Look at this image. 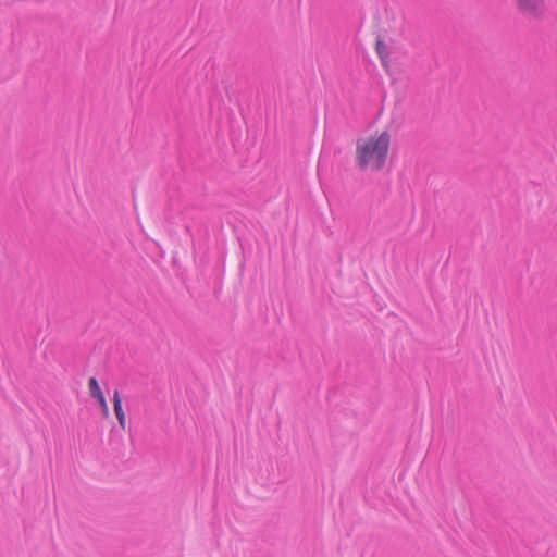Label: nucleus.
<instances>
[{"label":"nucleus","instance_id":"obj_1","mask_svg":"<svg viewBox=\"0 0 557 557\" xmlns=\"http://www.w3.org/2000/svg\"><path fill=\"white\" fill-rule=\"evenodd\" d=\"M392 134L376 131L356 140L355 161L361 171H381L388 159Z\"/></svg>","mask_w":557,"mask_h":557},{"label":"nucleus","instance_id":"obj_2","mask_svg":"<svg viewBox=\"0 0 557 557\" xmlns=\"http://www.w3.org/2000/svg\"><path fill=\"white\" fill-rule=\"evenodd\" d=\"M516 12L527 21L542 22L549 12L548 0H512Z\"/></svg>","mask_w":557,"mask_h":557},{"label":"nucleus","instance_id":"obj_3","mask_svg":"<svg viewBox=\"0 0 557 557\" xmlns=\"http://www.w3.org/2000/svg\"><path fill=\"white\" fill-rule=\"evenodd\" d=\"M113 408L122 430H126V416L122 407V398L119 391L113 394Z\"/></svg>","mask_w":557,"mask_h":557},{"label":"nucleus","instance_id":"obj_4","mask_svg":"<svg viewBox=\"0 0 557 557\" xmlns=\"http://www.w3.org/2000/svg\"><path fill=\"white\" fill-rule=\"evenodd\" d=\"M375 50L383 63L384 66L388 63L389 52H388V46L383 40H377Z\"/></svg>","mask_w":557,"mask_h":557},{"label":"nucleus","instance_id":"obj_5","mask_svg":"<svg viewBox=\"0 0 557 557\" xmlns=\"http://www.w3.org/2000/svg\"><path fill=\"white\" fill-rule=\"evenodd\" d=\"M88 389H89V394L92 398H100V396L103 395L100 386H99V383L97 381L96 377H90L89 381H88Z\"/></svg>","mask_w":557,"mask_h":557},{"label":"nucleus","instance_id":"obj_6","mask_svg":"<svg viewBox=\"0 0 557 557\" xmlns=\"http://www.w3.org/2000/svg\"><path fill=\"white\" fill-rule=\"evenodd\" d=\"M96 400L98 401L100 408L104 407V405L108 404L107 400H106L104 395L100 396V398H96Z\"/></svg>","mask_w":557,"mask_h":557},{"label":"nucleus","instance_id":"obj_7","mask_svg":"<svg viewBox=\"0 0 557 557\" xmlns=\"http://www.w3.org/2000/svg\"><path fill=\"white\" fill-rule=\"evenodd\" d=\"M101 410H102V414L104 418H108L109 414H110V411H109V406L108 404L104 405V407H101Z\"/></svg>","mask_w":557,"mask_h":557}]
</instances>
